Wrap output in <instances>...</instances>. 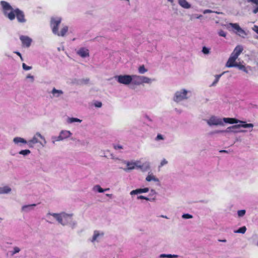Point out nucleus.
<instances>
[{
  "label": "nucleus",
  "instance_id": "1",
  "mask_svg": "<svg viewBox=\"0 0 258 258\" xmlns=\"http://www.w3.org/2000/svg\"><path fill=\"white\" fill-rule=\"evenodd\" d=\"M53 217L56 221L62 226L70 225L72 228L76 227L77 224L76 221L73 220L72 214H67L64 212L61 213H48L46 215V218L48 219L47 222L49 223L52 222L50 221V216Z\"/></svg>",
  "mask_w": 258,
  "mask_h": 258
},
{
  "label": "nucleus",
  "instance_id": "2",
  "mask_svg": "<svg viewBox=\"0 0 258 258\" xmlns=\"http://www.w3.org/2000/svg\"><path fill=\"white\" fill-rule=\"evenodd\" d=\"M207 123L210 126H218L221 125L223 126L224 125V122L228 123L230 124L244 123L243 121H241L234 118H221L217 116L212 115L208 119L205 120Z\"/></svg>",
  "mask_w": 258,
  "mask_h": 258
},
{
  "label": "nucleus",
  "instance_id": "3",
  "mask_svg": "<svg viewBox=\"0 0 258 258\" xmlns=\"http://www.w3.org/2000/svg\"><path fill=\"white\" fill-rule=\"evenodd\" d=\"M0 4L4 16L11 21L14 20L15 19V9L12 8L9 3L6 1H2Z\"/></svg>",
  "mask_w": 258,
  "mask_h": 258
},
{
  "label": "nucleus",
  "instance_id": "4",
  "mask_svg": "<svg viewBox=\"0 0 258 258\" xmlns=\"http://www.w3.org/2000/svg\"><path fill=\"white\" fill-rule=\"evenodd\" d=\"M190 94V91L185 89H180L175 93L173 100L175 102L179 103L183 100L188 99Z\"/></svg>",
  "mask_w": 258,
  "mask_h": 258
},
{
  "label": "nucleus",
  "instance_id": "5",
  "mask_svg": "<svg viewBox=\"0 0 258 258\" xmlns=\"http://www.w3.org/2000/svg\"><path fill=\"white\" fill-rule=\"evenodd\" d=\"M155 81V79H151L144 76L132 75V83L135 85H141L144 84H151Z\"/></svg>",
  "mask_w": 258,
  "mask_h": 258
},
{
  "label": "nucleus",
  "instance_id": "6",
  "mask_svg": "<svg viewBox=\"0 0 258 258\" xmlns=\"http://www.w3.org/2000/svg\"><path fill=\"white\" fill-rule=\"evenodd\" d=\"M138 162H126V165L127 167L125 168H124L123 170L125 172H128L130 170H133L135 169L136 167H137L138 168H140L142 169H143V170L146 171L147 170L150 168V165L149 163H145L143 165H138Z\"/></svg>",
  "mask_w": 258,
  "mask_h": 258
},
{
  "label": "nucleus",
  "instance_id": "7",
  "mask_svg": "<svg viewBox=\"0 0 258 258\" xmlns=\"http://www.w3.org/2000/svg\"><path fill=\"white\" fill-rule=\"evenodd\" d=\"M243 122L244 123H241V124L234 125L227 127L225 130V132L236 134L239 133L238 129L240 127L252 128L253 127V124L252 123H246L245 121Z\"/></svg>",
  "mask_w": 258,
  "mask_h": 258
},
{
  "label": "nucleus",
  "instance_id": "8",
  "mask_svg": "<svg viewBox=\"0 0 258 258\" xmlns=\"http://www.w3.org/2000/svg\"><path fill=\"white\" fill-rule=\"evenodd\" d=\"M227 29L229 30H233L236 34L244 37L246 33L237 23H229L226 25Z\"/></svg>",
  "mask_w": 258,
  "mask_h": 258
},
{
  "label": "nucleus",
  "instance_id": "9",
  "mask_svg": "<svg viewBox=\"0 0 258 258\" xmlns=\"http://www.w3.org/2000/svg\"><path fill=\"white\" fill-rule=\"evenodd\" d=\"M115 79L120 84L128 85L132 83V75H119L116 76Z\"/></svg>",
  "mask_w": 258,
  "mask_h": 258
},
{
  "label": "nucleus",
  "instance_id": "10",
  "mask_svg": "<svg viewBox=\"0 0 258 258\" xmlns=\"http://www.w3.org/2000/svg\"><path fill=\"white\" fill-rule=\"evenodd\" d=\"M61 19L59 17L52 18L50 21V26L52 32L55 34L57 33L58 30V26L60 24Z\"/></svg>",
  "mask_w": 258,
  "mask_h": 258
},
{
  "label": "nucleus",
  "instance_id": "11",
  "mask_svg": "<svg viewBox=\"0 0 258 258\" xmlns=\"http://www.w3.org/2000/svg\"><path fill=\"white\" fill-rule=\"evenodd\" d=\"M15 18L16 17L19 23H25L26 20L24 12L18 8L15 9Z\"/></svg>",
  "mask_w": 258,
  "mask_h": 258
},
{
  "label": "nucleus",
  "instance_id": "12",
  "mask_svg": "<svg viewBox=\"0 0 258 258\" xmlns=\"http://www.w3.org/2000/svg\"><path fill=\"white\" fill-rule=\"evenodd\" d=\"M238 56L235 55L234 54L231 53L228 60H227L226 66L228 68L234 67L237 63L235 62Z\"/></svg>",
  "mask_w": 258,
  "mask_h": 258
},
{
  "label": "nucleus",
  "instance_id": "13",
  "mask_svg": "<svg viewBox=\"0 0 258 258\" xmlns=\"http://www.w3.org/2000/svg\"><path fill=\"white\" fill-rule=\"evenodd\" d=\"M20 39L22 43V45L26 47H29L32 41V39L27 36L22 35L20 37Z\"/></svg>",
  "mask_w": 258,
  "mask_h": 258
},
{
  "label": "nucleus",
  "instance_id": "14",
  "mask_svg": "<svg viewBox=\"0 0 258 258\" xmlns=\"http://www.w3.org/2000/svg\"><path fill=\"white\" fill-rule=\"evenodd\" d=\"M36 206V204H35L24 205L21 207V211L22 213H27L34 210Z\"/></svg>",
  "mask_w": 258,
  "mask_h": 258
},
{
  "label": "nucleus",
  "instance_id": "15",
  "mask_svg": "<svg viewBox=\"0 0 258 258\" xmlns=\"http://www.w3.org/2000/svg\"><path fill=\"white\" fill-rule=\"evenodd\" d=\"M72 135V133L67 130H62L60 132L59 136L61 141L70 138Z\"/></svg>",
  "mask_w": 258,
  "mask_h": 258
},
{
  "label": "nucleus",
  "instance_id": "16",
  "mask_svg": "<svg viewBox=\"0 0 258 258\" xmlns=\"http://www.w3.org/2000/svg\"><path fill=\"white\" fill-rule=\"evenodd\" d=\"M39 137L37 135V133L34 135L33 138L28 141V146L29 148H33L35 144L37 143L40 144V141L38 140Z\"/></svg>",
  "mask_w": 258,
  "mask_h": 258
},
{
  "label": "nucleus",
  "instance_id": "17",
  "mask_svg": "<svg viewBox=\"0 0 258 258\" xmlns=\"http://www.w3.org/2000/svg\"><path fill=\"white\" fill-rule=\"evenodd\" d=\"M77 53L79 55L83 58L89 56V50L84 47L80 48Z\"/></svg>",
  "mask_w": 258,
  "mask_h": 258
},
{
  "label": "nucleus",
  "instance_id": "18",
  "mask_svg": "<svg viewBox=\"0 0 258 258\" xmlns=\"http://www.w3.org/2000/svg\"><path fill=\"white\" fill-rule=\"evenodd\" d=\"M149 190V188L145 187L144 188H138L135 190H133L130 192V195L131 196H134L142 193H146L148 192Z\"/></svg>",
  "mask_w": 258,
  "mask_h": 258
},
{
  "label": "nucleus",
  "instance_id": "19",
  "mask_svg": "<svg viewBox=\"0 0 258 258\" xmlns=\"http://www.w3.org/2000/svg\"><path fill=\"white\" fill-rule=\"evenodd\" d=\"M51 94H52V97H59L60 96H61L63 92L61 90H57L55 89V88H53L51 92Z\"/></svg>",
  "mask_w": 258,
  "mask_h": 258
},
{
  "label": "nucleus",
  "instance_id": "20",
  "mask_svg": "<svg viewBox=\"0 0 258 258\" xmlns=\"http://www.w3.org/2000/svg\"><path fill=\"white\" fill-rule=\"evenodd\" d=\"M243 50V48L241 45H237L235 47L233 52H232L235 55L239 56Z\"/></svg>",
  "mask_w": 258,
  "mask_h": 258
},
{
  "label": "nucleus",
  "instance_id": "21",
  "mask_svg": "<svg viewBox=\"0 0 258 258\" xmlns=\"http://www.w3.org/2000/svg\"><path fill=\"white\" fill-rule=\"evenodd\" d=\"M13 142L15 144L18 145L19 143L25 144L28 145V141L21 137H15L13 139Z\"/></svg>",
  "mask_w": 258,
  "mask_h": 258
},
{
  "label": "nucleus",
  "instance_id": "22",
  "mask_svg": "<svg viewBox=\"0 0 258 258\" xmlns=\"http://www.w3.org/2000/svg\"><path fill=\"white\" fill-rule=\"evenodd\" d=\"M11 190V188L7 185L0 187V194H9Z\"/></svg>",
  "mask_w": 258,
  "mask_h": 258
},
{
  "label": "nucleus",
  "instance_id": "23",
  "mask_svg": "<svg viewBox=\"0 0 258 258\" xmlns=\"http://www.w3.org/2000/svg\"><path fill=\"white\" fill-rule=\"evenodd\" d=\"M234 67H237L239 70L244 72L246 73H248L249 71L251 70L250 67H246L243 65L237 63Z\"/></svg>",
  "mask_w": 258,
  "mask_h": 258
},
{
  "label": "nucleus",
  "instance_id": "24",
  "mask_svg": "<svg viewBox=\"0 0 258 258\" xmlns=\"http://www.w3.org/2000/svg\"><path fill=\"white\" fill-rule=\"evenodd\" d=\"M179 5L184 9L190 8V5L186 0H178Z\"/></svg>",
  "mask_w": 258,
  "mask_h": 258
},
{
  "label": "nucleus",
  "instance_id": "25",
  "mask_svg": "<svg viewBox=\"0 0 258 258\" xmlns=\"http://www.w3.org/2000/svg\"><path fill=\"white\" fill-rule=\"evenodd\" d=\"M146 181L150 182L151 181H154L155 182H159V180L158 178L156 177L152 173L149 174L146 178Z\"/></svg>",
  "mask_w": 258,
  "mask_h": 258
},
{
  "label": "nucleus",
  "instance_id": "26",
  "mask_svg": "<svg viewBox=\"0 0 258 258\" xmlns=\"http://www.w3.org/2000/svg\"><path fill=\"white\" fill-rule=\"evenodd\" d=\"M68 31V26H64L61 30L60 32H59L58 30L57 31V33L55 34V35H57L58 36H64L67 31Z\"/></svg>",
  "mask_w": 258,
  "mask_h": 258
},
{
  "label": "nucleus",
  "instance_id": "27",
  "mask_svg": "<svg viewBox=\"0 0 258 258\" xmlns=\"http://www.w3.org/2000/svg\"><path fill=\"white\" fill-rule=\"evenodd\" d=\"M21 250V249L18 246H15L13 247L12 250H10L8 252V254H10L11 256H13L15 254L19 253Z\"/></svg>",
  "mask_w": 258,
  "mask_h": 258
},
{
  "label": "nucleus",
  "instance_id": "28",
  "mask_svg": "<svg viewBox=\"0 0 258 258\" xmlns=\"http://www.w3.org/2000/svg\"><path fill=\"white\" fill-rule=\"evenodd\" d=\"M100 235H103V233H100L99 231H95L94 232V234L92 237V239L91 240L92 242H94L95 241L97 240L98 237Z\"/></svg>",
  "mask_w": 258,
  "mask_h": 258
},
{
  "label": "nucleus",
  "instance_id": "29",
  "mask_svg": "<svg viewBox=\"0 0 258 258\" xmlns=\"http://www.w3.org/2000/svg\"><path fill=\"white\" fill-rule=\"evenodd\" d=\"M37 135L38 136L39 138L41 139L42 140V142H40V144L42 146L44 147L46 144V141L44 138V136H43L39 132L37 133Z\"/></svg>",
  "mask_w": 258,
  "mask_h": 258
},
{
  "label": "nucleus",
  "instance_id": "30",
  "mask_svg": "<svg viewBox=\"0 0 258 258\" xmlns=\"http://www.w3.org/2000/svg\"><path fill=\"white\" fill-rule=\"evenodd\" d=\"M67 122L69 123H72L75 122H81L82 120L78 118H75V117H69L67 120Z\"/></svg>",
  "mask_w": 258,
  "mask_h": 258
},
{
  "label": "nucleus",
  "instance_id": "31",
  "mask_svg": "<svg viewBox=\"0 0 258 258\" xmlns=\"http://www.w3.org/2000/svg\"><path fill=\"white\" fill-rule=\"evenodd\" d=\"M225 72L221 74L220 75H216L215 76V81L213 82V83L210 85L211 87L212 86H215L216 85L217 83L218 82L220 77L222 76L223 74H224Z\"/></svg>",
  "mask_w": 258,
  "mask_h": 258
},
{
  "label": "nucleus",
  "instance_id": "32",
  "mask_svg": "<svg viewBox=\"0 0 258 258\" xmlns=\"http://www.w3.org/2000/svg\"><path fill=\"white\" fill-rule=\"evenodd\" d=\"M93 190L94 191H97L99 193H102L104 192L103 189L99 185H95L93 187Z\"/></svg>",
  "mask_w": 258,
  "mask_h": 258
},
{
  "label": "nucleus",
  "instance_id": "33",
  "mask_svg": "<svg viewBox=\"0 0 258 258\" xmlns=\"http://www.w3.org/2000/svg\"><path fill=\"white\" fill-rule=\"evenodd\" d=\"M246 231V227L244 226L240 228H239L238 229L236 230H234V232L235 233H241V234H244Z\"/></svg>",
  "mask_w": 258,
  "mask_h": 258
},
{
  "label": "nucleus",
  "instance_id": "34",
  "mask_svg": "<svg viewBox=\"0 0 258 258\" xmlns=\"http://www.w3.org/2000/svg\"><path fill=\"white\" fill-rule=\"evenodd\" d=\"M137 199H138V200H143V199H144V200H146V201H149L152 202V201H154L155 200V198H149L143 196H138Z\"/></svg>",
  "mask_w": 258,
  "mask_h": 258
},
{
  "label": "nucleus",
  "instance_id": "35",
  "mask_svg": "<svg viewBox=\"0 0 258 258\" xmlns=\"http://www.w3.org/2000/svg\"><path fill=\"white\" fill-rule=\"evenodd\" d=\"M148 71L144 65L141 66L138 69V72L140 74H144Z\"/></svg>",
  "mask_w": 258,
  "mask_h": 258
},
{
  "label": "nucleus",
  "instance_id": "36",
  "mask_svg": "<svg viewBox=\"0 0 258 258\" xmlns=\"http://www.w3.org/2000/svg\"><path fill=\"white\" fill-rule=\"evenodd\" d=\"M89 81V80L88 79H83L78 80L77 82H76V84L78 85H83V84H86L88 83Z\"/></svg>",
  "mask_w": 258,
  "mask_h": 258
},
{
  "label": "nucleus",
  "instance_id": "37",
  "mask_svg": "<svg viewBox=\"0 0 258 258\" xmlns=\"http://www.w3.org/2000/svg\"><path fill=\"white\" fill-rule=\"evenodd\" d=\"M51 142L53 144H55L56 142L61 141L59 135L58 136H52L51 137Z\"/></svg>",
  "mask_w": 258,
  "mask_h": 258
},
{
  "label": "nucleus",
  "instance_id": "38",
  "mask_svg": "<svg viewBox=\"0 0 258 258\" xmlns=\"http://www.w3.org/2000/svg\"><path fill=\"white\" fill-rule=\"evenodd\" d=\"M246 211L245 210H240L237 211V215L239 218L243 217Z\"/></svg>",
  "mask_w": 258,
  "mask_h": 258
},
{
  "label": "nucleus",
  "instance_id": "39",
  "mask_svg": "<svg viewBox=\"0 0 258 258\" xmlns=\"http://www.w3.org/2000/svg\"><path fill=\"white\" fill-rule=\"evenodd\" d=\"M31 153L30 151L28 149L21 150L19 152V154L24 156H26Z\"/></svg>",
  "mask_w": 258,
  "mask_h": 258
},
{
  "label": "nucleus",
  "instance_id": "40",
  "mask_svg": "<svg viewBox=\"0 0 258 258\" xmlns=\"http://www.w3.org/2000/svg\"><path fill=\"white\" fill-rule=\"evenodd\" d=\"M202 52L205 54H209L210 53V48L206 46H203Z\"/></svg>",
  "mask_w": 258,
  "mask_h": 258
},
{
  "label": "nucleus",
  "instance_id": "41",
  "mask_svg": "<svg viewBox=\"0 0 258 258\" xmlns=\"http://www.w3.org/2000/svg\"><path fill=\"white\" fill-rule=\"evenodd\" d=\"M77 142L82 145V146H85V145H88V142L87 141H82V140H77Z\"/></svg>",
  "mask_w": 258,
  "mask_h": 258
},
{
  "label": "nucleus",
  "instance_id": "42",
  "mask_svg": "<svg viewBox=\"0 0 258 258\" xmlns=\"http://www.w3.org/2000/svg\"><path fill=\"white\" fill-rule=\"evenodd\" d=\"M182 218L184 219H191L193 218V216L189 214H183L182 215Z\"/></svg>",
  "mask_w": 258,
  "mask_h": 258
},
{
  "label": "nucleus",
  "instance_id": "43",
  "mask_svg": "<svg viewBox=\"0 0 258 258\" xmlns=\"http://www.w3.org/2000/svg\"><path fill=\"white\" fill-rule=\"evenodd\" d=\"M165 139V138L163 135L161 134H158L156 137L155 138V141H158L160 140H164Z\"/></svg>",
  "mask_w": 258,
  "mask_h": 258
},
{
  "label": "nucleus",
  "instance_id": "44",
  "mask_svg": "<svg viewBox=\"0 0 258 258\" xmlns=\"http://www.w3.org/2000/svg\"><path fill=\"white\" fill-rule=\"evenodd\" d=\"M218 34H219V36L223 37H226V35H227L226 32L222 30H219L218 32Z\"/></svg>",
  "mask_w": 258,
  "mask_h": 258
},
{
  "label": "nucleus",
  "instance_id": "45",
  "mask_svg": "<svg viewBox=\"0 0 258 258\" xmlns=\"http://www.w3.org/2000/svg\"><path fill=\"white\" fill-rule=\"evenodd\" d=\"M22 68L25 71H29L32 69V67L28 66L25 63L22 64Z\"/></svg>",
  "mask_w": 258,
  "mask_h": 258
},
{
  "label": "nucleus",
  "instance_id": "46",
  "mask_svg": "<svg viewBox=\"0 0 258 258\" xmlns=\"http://www.w3.org/2000/svg\"><path fill=\"white\" fill-rule=\"evenodd\" d=\"M168 163V161L165 159H163L162 160L161 163H160V166H163Z\"/></svg>",
  "mask_w": 258,
  "mask_h": 258
},
{
  "label": "nucleus",
  "instance_id": "47",
  "mask_svg": "<svg viewBox=\"0 0 258 258\" xmlns=\"http://www.w3.org/2000/svg\"><path fill=\"white\" fill-rule=\"evenodd\" d=\"M113 147H114V149H115V150L123 149L122 146H121L120 145H114Z\"/></svg>",
  "mask_w": 258,
  "mask_h": 258
},
{
  "label": "nucleus",
  "instance_id": "48",
  "mask_svg": "<svg viewBox=\"0 0 258 258\" xmlns=\"http://www.w3.org/2000/svg\"><path fill=\"white\" fill-rule=\"evenodd\" d=\"M177 257H178L177 255L171 254H167V256H166V257H168V258H177Z\"/></svg>",
  "mask_w": 258,
  "mask_h": 258
},
{
  "label": "nucleus",
  "instance_id": "49",
  "mask_svg": "<svg viewBox=\"0 0 258 258\" xmlns=\"http://www.w3.org/2000/svg\"><path fill=\"white\" fill-rule=\"evenodd\" d=\"M248 3H252L255 4L257 7L258 6V0H247Z\"/></svg>",
  "mask_w": 258,
  "mask_h": 258
},
{
  "label": "nucleus",
  "instance_id": "50",
  "mask_svg": "<svg viewBox=\"0 0 258 258\" xmlns=\"http://www.w3.org/2000/svg\"><path fill=\"white\" fill-rule=\"evenodd\" d=\"M26 78L27 79H30L31 80V82H33L34 81V76H32L30 74H29L26 77Z\"/></svg>",
  "mask_w": 258,
  "mask_h": 258
},
{
  "label": "nucleus",
  "instance_id": "51",
  "mask_svg": "<svg viewBox=\"0 0 258 258\" xmlns=\"http://www.w3.org/2000/svg\"><path fill=\"white\" fill-rule=\"evenodd\" d=\"M252 30L258 34V26L254 25L252 28Z\"/></svg>",
  "mask_w": 258,
  "mask_h": 258
},
{
  "label": "nucleus",
  "instance_id": "52",
  "mask_svg": "<svg viewBox=\"0 0 258 258\" xmlns=\"http://www.w3.org/2000/svg\"><path fill=\"white\" fill-rule=\"evenodd\" d=\"M226 133L225 130H216L214 132V133L216 134H220V133Z\"/></svg>",
  "mask_w": 258,
  "mask_h": 258
},
{
  "label": "nucleus",
  "instance_id": "53",
  "mask_svg": "<svg viewBox=\"0 0 258 258\" xmlns=\"http://www.w3.org/2000/svg\"><path fill=\"white\" fill-rule=\"evenodd\" d=\"M212 12H213V11H212V10H208V9H207V10H204V11H203V13H204V14H207V13H212Z\"/></svg>",
  "mask_w": 258,
  "mask_h": 258
},
{
  "label": "nucleus",
  "instance_id": "54",
  "mask_svg": "<svg viewBox=\"0 0 258 258\" xmlns=\"http://www.w3.org/2000/svg\"><path fill=\"white\" fill-rule=\"evenodd\" d=\"M253 13L256 14L258 12V6L252 11Z\"/></svg>",
  "mask_w": 258,
  "mask_h": 258
},
{
  "label": "nucleus",
  "instance_id": "55",
  "mask_svg": "<svg viewBox=\"0 0 258 258\" xmlns=\"http://www.w3.org/2000/svg\"><path fill=\"white\" fill-rule=\"evenodd\" d=\"M166 256H167V254H161L160 255V257H161V258L166 257Z\"/></svg>",
  "mask_w": 258,
  "mask_h": 258
},
{
  "label": "nucleus",
  "instance_id": "56",
  "mask_svg": "<svg viewBox=\"0 0 258 258\" xmlns=\"http://www.w3.org/2000/svg\"><path fill=\"white\" fill-rule=\"evenodd\" d=\"M102 106V103L101 102H98L97 104H96V106L97 107H100Z\"/></svg>",
  "mask_w": 258,
  "mask_h": 258
},
{
  "label": "nucleus",
  "instance_id": "57",
  "mask_svg": "<svg viewBox=\"0 0 258 258\" xmlns=\"http://www.w3.org/2000/svg\"><path fill=\"white\" fill-rule=\"evenodd\" d=\"M151 194H152V195H155L156 194V192L155 191V190L152 189L151 190Z\"/></svg>",
  "mask_w": 258,
  "mask_h": 258
},
{
  "label": "nucleus",
  "instance_id": "58",
  "mask_svg": "<svg viewBox=\"0 0 258 258\" xmlns=\"http://www.w3.org/2000/svg\"><path fill=\"white\" fill-rule=\"evenodd\" d=\"M15 53H16L20 57H21V54L19 52L15 51Z\"/></svg>",
  "mask_w": 258,
  "mask_h": 258
},
{
  "label": "nucleus",
  "instance_id": "59",
  "mask_svg": "<svg viewBox=\"0 0 258 258\" xmlns=\"http://www.w3.org/2000/svg\"><path fill=\"white\" fill-rule=\"evenodd\" d=\"M160 217H161L162 218H165V219H168L167 216H166L165 215H161V216H160Z\"/></svg>",
  "mask_w": 258,
  "mask_h": 258
},
{
  "label": "nucleus",
  "instance_id": "60",
  "mask_svg": "<svg viewBox=\"0 0 258 258\" xmlns=\"http://www.w3.org/2000/svg\"><path fill=\"white\" fill-rule=\"evenodd\" d=\"M106 196L107 197H109V198H112V194H106Z\"/></svg>",
  "mask_w": 258,
  "mask_h": 258
},
{
  "label": "nucleus",
  "instance_id": "61",
  "mask_svg": "<svg viewBox=\"0 0 258 258\" xmlns=\"http://www.w3.org/2000/svg\"><path fill=\"white\" fill-rule=\"evenodd\" d=\"M239 133H245L246 132L245 130H238Z\"/></svg>",
  "mask_w": 258,
  "mask_h": 258
},
{
  "label": "nucleus",
  "instance_id": "62",
  "mask_svg": "<svg viewBox=\"0 0 258 258\" xmlns=\"http://www.w3.org/2000/svg\"><path fill=\"white\" fill-rule=\"evenodd\" d=\"M219 241H220V242H226V239L219 240Z\"/></svg>",
  "mask_w": 258,
  "mask_h": 258
},
{
  "label": "nucleus",
  "instance_id": "63",
  "mask_svg": "<svg viewBox=\"0 0 258 258\" xmlns=\"http://www.w3.org/2000/svg\"><path fill=\"white\" fill-rule=\"evenodd\" d=\"M202 17V15H199V16H198L196 17V18L197 19H200Z\"/></svg>",
  "mask_w": 258,
  "mask_h": 258
},
{
  "label": "nucleus",
  "instance_id": "64",
  "mask_svg": "<svg viewBox=\"0 0 258 258\" xmlns=\"http://www.w3.org/2000/svg\"><path fill=\"white\" fill-rule=\"evenodd\" d=\"M103 190H104V191L109 190V188H105V189H103Z\"/></svg>",
  "mask_w": 258,
  "mask_h": 258
}]
</instances>
